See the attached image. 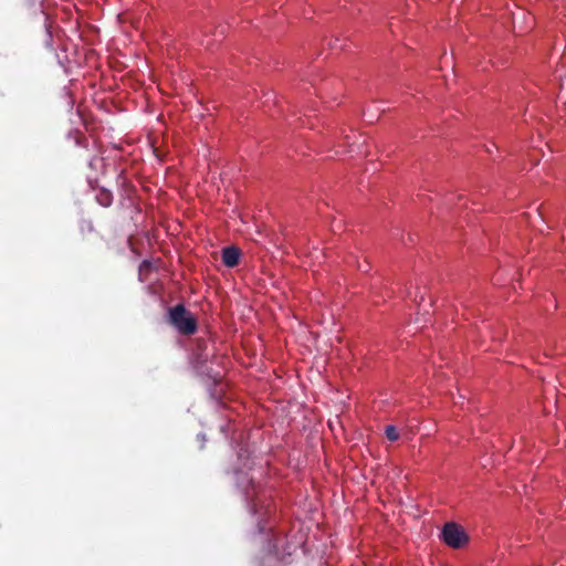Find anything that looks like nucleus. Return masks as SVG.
Masks as SVG:
<instances>
[{
    "label": "nucleus",
    "instance_id": "423d86ee",
    "mask_svg": "<svg viewBox=\"0 0 566 566\" xmlns=\"http://www.w3.org/2000/svg\"><path fill=\"white\" fill-rule=\"evenodd\" d=\"M148 266H149V262L144 261V262L142 263V265H140V270H142L143 268H148Z\"/></svg>",
    "mask_w": 566,
    "mask_h": 566
},
{
    "label": "nucleus",
    "instance_id": "20e7f679",
    "mask_svg": "<svg viewBox=\"0 0 566 566\" xmlns=\"http://www.w3.org/2000/svg\"><path fill=\"white\" fill-rule=\"evenodd\" d=\"M96 201L105 208H108L113 203V193L107 189H99L96 193Z\"/></svg>",
    "mask_w": 566,
    "mask_h": 566
},
{
    "label": "nucleus",
    "instance_id": "f257e3e1",
    "mask_svg": "<svg viewBox=\"0 0 566 566\" xmlns=\"http://www.w3.org/2000/svg\"><path fill=\"white\" fill-rule=\"evenodd\" d=\"M168 323L182 335H193L198 325L195 316L184 304H177L168 310Z\"/></svg>",
    "mask_w": 566,
    "mask_h": 566
},
{
    "label": "nucleus",
    "instance_id": "39448f33",
    "mask_svg": "<svg viewBox=\"0 0 566 566\" xmlns=\"http://www.w3.org/2000/svg\"><path fill=\"white\" fill-rule=\"evenodd\" d=\"M385 436L389 441L395 442L399 439L398 429L392 424H388L385 427Z\"/></svg>",
    "mask_w": 566,
    "mask_h": 566
},
{
    "label": "nucleus",
    "instance_id": "7ed1b4c3",
    "mask_svg": "<svg viewBox=\"0 0 566 566\" xmlns=\"http://www.w3.org/2000/svg\"><path fill=\"white\" fill-rule=\"evenodd\" d=\"M240 259V250L234 247H226L221 251L222 263L228 268H234L238 265Z\"/></svg>",
    "mask_w": 566,
    "mask_h": 566
},
{
    "label": "nucleus",
    "instance_id": "f03ea898",
    "mask_svg": "<svg viewBox=\"0 0 566 566\" xmlns=\"http://www.w3.org/2000/svg\"><path fill=\"white\" fill-rule=\"evenodd\" d=\"M442 539L449 547L461 548L468 543L469 537L462 526L448 522L442 528Z\"/></svg>",
    "mask_w": 566,
    "mask_h": 566
},
{
    "label": "nucleus",
    "instance_id": "0eeeda50",
    "mask_svg": "<svg viewBox=\"0 0 566 566\" xmlns=\"http://www.w3.org/2000/svg\"><path fill=\"white\" fill-rule=\"evenodd\" d=\"M256 505H258L256 502L253 501V507H254L255 511H256Z\"/></svg>",
    "mask_w": 566,
    "mask_h": 566
}]
</instances>
